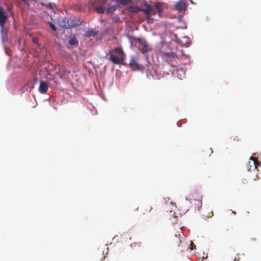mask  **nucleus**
Returning a JSON list of instances; mask_svg holds the SVG:
<instances>
[{
  "instance_id": "nucleus-1",
  "label": "nucleus",
  "mask_w": 261,
  "mask_h": 261,
  "mask_svg": "<svg viewBox=\"0 0 261 261\" xmlns=\"http://www.w3.org/2000/svg\"><path fill=\"white\" fill-rule=\"evenodd\" d=\"M130 41L133 43H138L139 50L143 55H147V53L152 49V46L143 38H136L131 37Z\"/></svg>"
},
{
  "instance_id": "nucleus-2",
  "label": "nucleus",
  "mask_w": 261,
  "mask_h": 261,
  "mask_svg": "<svg viewBox=\"0 0 261 261\" xmlns=\"http://www.w3.org/2000/svg\"><path fill=\"white\" fill-rule=\"evenodd\" d=\"M110 60L115 64H120L124 60V53L119 47H115L109 51Z\"/></svg>"
},
{
  "instance_id": "nucleus-3",
  "label": "nucleus",
  "mask_w": 261,
  "mask_h": 261,
  "mask_svg": "<svg viewBox=\"0 0 261 261\" xmlns=\"http://www.w3.org/2000/svg\"><path fill=\"white\" fill-rule=\"evenodd\" d=\"M180 236V233L178 234H175L171 237L170 242L173 247L176 248L180 252H183L187 247H185L184 243L182 242L181 239L182 237L181 238ZM187 249H188V247H187Z\"/></svg>"
},
{
  "instance_id": "nucleus-4",
  "label": "nucleus",
  "mask_w": 261,
  "mask_h": 261,
  "mask_svg": "<svg viewBox=\"0 0 261 261\" xmlns=\"http://www.w3.org/2000/svg\"><path fill=\"white\" fill-rule=\"evenodd\" d=\"M161 56L163 58H166L167 61L171 66L173 67L176 66L177 65L178 57L177 55L173 51L164 52L161 51Z\"/></svg>"
},
{
  "instance_id": "nucleus-5",
  "label": "nucleus",
  "mask_w": 261,
  "mask_h": 261,
  "mask_svg": "<svg viewBox=\"0 0 261 261\" xmlns=\"http://www.w3.org/2000/svg\"><path fill=\"white\" fill-rule=\"evenodd\" d=\"M74 20L71 18H61L58 21L59 24L63 28H75L78 26L77 23H74Z\"/></svg>"
},
{
  "instance_id": "nucleus-6",
  "label": "nucleus",
  "mask_w": 261,
  "mask_h": 261,
  "mask_svg": "<svg viewBox=\"0 0 261 261\" xmlns=\"http://www.w3.org/2000/svg\"><path fill=\"white\" fill-rule=\"evenodd\" d=\"M139 58L136 56H132L129 63V66L133 70H141L143 66L138 63Z\"/></svg>"
},
{
  "instance_id": "nucleus-7",
  "label": "nucleus",
  "mask_w": 261,
  "mask_h": 261,
  "mask_svg": "<svg viewBox=\"0 0 261 261\" xmlns=\"http://www.w3.org/2000/svg\"><path fill=\"white\" fill-rule=\"evenodd\" d=\"M191 0H180L175 5V9L180 12L185 11L188 6V2Z\"/></svg>"
},
{
  "instance_id": "nucleus-8",
  "label": "nucleus",
  "mask_w": 261,
  "mask_h": 261,
  "mask_svg": "<svg viewBox=\"0 0 261 261\" xmlns=\"http://www.w3.org/2000/svg\"><path fill=\"white\" fill-rule=\"evenodd\" d=\"M8 19V16L5 13L3 8L0 7V26L1 28H4L6 20Z\"/></svg>"
},
{
  "instance_id": "nucleus-9",
  "label": "nucleus",
  "mask_w": 261,
  "mask_h": 261,
  "mask_svg": "<svg viewBox=\"0 0 261 261\" xmlns=\"http://www.w3.org/2000/svg\"><path fill=\"white\" fill-rule=\"evenodd\" d=\"M48 89V85L44 81H41L39 87V91L42 94L46 93Z\"/></svg>"
},
{
  "instance_id": "nucleus-10",
  "label": "nucleus",
  "mask_w": 261,
  "mask_h": 261,
  "mask_svg": "<svg viewBox=\"0 0 261 261\" xmlns=\"http://www.w3.org/2000/svg\"><path fill=\"white\" fill-rule=\"evenodd\" d=\"M78 41L74 35H71L69 37L68 43L71 46H76L78 44Z\"/></svg>"
},
{
  "instance_id": "nucleus-11",
  "label": "nucleus",
  "mask_w": 261,
  "mask_h": 261,
  "mask_svg": "<svg viewBox=\"0 0 261 261\" xmlns=\"http://www.w3.org/2000/svg\"><path fill=\"white\" fill-rule=\"evenodd\" d=\"M1 38L2 42L5 43V42L8 41V37H7V32L6 30H5L4 27L1 28Z\"/></svg>"
},
{
  "instance_id": "nucleus-12",
  "label": "nucleus",
  "mask_w": 261,
  "mask_h": 261,
  "mask_svg": "<svg viewBox=\"0 0 261 261\" xmlns=\"http://www.w3.org/2000/svg\"><path fill=\"white\" fill-rule=\"evenodd\" d=\"M142 11L144 12L146 15L148 16L150 15L151 11H152V8L150 5H147L145 8L142 9Z\"/></svg>"
},
{
  "instance_id": "nucleus-13",
  "label": "nucleus",
  "mask_w": 261,
  "mask_h": 261,
  "mask_svg": "<svg viewBox=\"0 0 261 261\" xmlns=\"http://www.w3.org/2000/svg\"><path fill=\"white\" fill-rule=\"evenodd\" d=\"M163 6V4H162V3L158 2V3H156L155 4V7L156 9V10H158V13L160 16H161V13H162V12L163 10V8H162Z\"/></svg>"
},
{
  "instance_id": "nucleus-14",
  "label": "nucleus",
  "mask_w": 261,
  "mask_h": 261,
  "mask_svg": "<svg viewBox=\"0 0 261 261\" xmlns=\"http://www.w3.org/2000/svg\"><path fill=\"white\" fill-rule=\"evenodd\" d=\"M105 8L102 6H97L95 7V11L98 14H103L105 12Z\"/></svg>"
},
{
  "instance_id": "nucleus-15",
  "label": "nucleus",
  "mask_w": 261,
  "mask_h": 261,
  "mask_svg": "<svg viewBox=\"0 0 261 261\" xmlns=\"http://www.w3.org/2000/svg\"><path fill=\"white\" fill-rule=\"evenodd\" d=\"M115 2L119 3L123 6H125L130 2V0H115Z\"/></svg>"
},
{
  "instance_id": "nucleus-16",
  "label": "nucleus",
  "mask_w": 261,
  "mask_h": 261,
  "mask_svg": "<svg viewBox=\"0 0 261 261\" xmlns=\"http://www.w3.org/2000/svg\"><path fill=\"white\" fill-rule=\"evenodd\" d=\"M247 184V180L245 179H242L239 184V187L242 188H245V185Z\"/></svg>"
},
{
  "instance_id": "nucleus-17",
  "label": "nucleus",
  "mask_w": 261,
  "mask_h": 261,
  "mask_svg": "<svg viewBox=\"0 0 261 261\" xmlns=\"http://www.w3.org/2000/svg\"><path fill=\"white\" fill-rule=\"evenodd\" d=\"M144 212H149L151 211L152 207L149 204H146L144 206Z\"/></svg>"
},
{
  "instance_id": "nucleus-18",
  "label": "nucleus",
  "mask_w": 261,
  "mask_h": 261,
  "mask_svg": "<svg viewBox=\"0 0 261 261\" xmlns=\"http://www.w3.org/2000/svg\"><path fill=\"white\" fill-rule=\"evenodd\" d=\"M116 10V7L114 6H110L108 8L107 12L108 13H112L114 12Z\"/></svg>"
},
{
  "instance_id": "nucleus-19",
  "label": "nucleus",
  "mask_w": 261,
  "mask_h": 261,
  "mask_svg": "<svg viewBox=\"0 0 261 261\" xmlns=\"http://www.w3.org/2000/svg\"><path fill=\"white\" fill-rule=\"evenodd\" d=\"M97 34V33L93 31H89L87 32V36L88 37H91V36H95Z\"/></svg>"
},
{
  "instance_id": "nucleus-20",
  "label": "nucleus",
  "mask_w": 261,
  "mask_h": 261,
  "mask_svg": "<svg viewBox=\"0 0 261 261\" xmlns=\"http://www.w3.org/2000/svg\"><path fill=\"white\" fill-rule=\"evenodd\" d=\"M48 24L49 25L50 28L54 31L56 32L57 31V28L54 24L53 23L49 22Z\"/></svg>"
},
{
  "instance_id": "nucleus-21",
  "label": "nucleus",
  "mask_w": 261,
  "mask_h": 261,
  "mask_svg": "<svg viewBox=\"0 0 261 261\" xmlns=\"http://www.w3.org/2000/svg\"><path fill=\"white\" fill-rule=\"evenodd\" d=\"M251 159L253 160L254 161V165L255 168H257L259 165L260 164V162H257L256 160H255V159H254L253 157H251Z\"/></svg>"
},
{
  "instance_id": "nucleus-22",
  "label": "nucleus",
  "mask_w": 261,
  "mask_h": 261,
  "mask_svg": "<svg viewBox=\"0 0 261 261\" xmlns=\"http://www.w3.org/2000/svg\"><path fill=\"white\" fill-rule=\"evenodd\" d=\"M46 7L48 8L53 9L55 7V4L54 3H49L46 5Z\"/></svg>"
},
{
  "instance_id": "nucleus-23",
  "label": "nucleus",
  "mask_w": 261,
  "mask_h": 261,
  "mask_svg": "<svg viewBox=\"0 0 261 261\" xmlns=\"http://www.w3.org/2000/svg\"><path fill=\"white\" fill-rule=\"evenodd\" d=\"M240 259V254L238 253L236 254L233 261H239Z\"/></svg>"
},
{
  "instance_id": "nucleus-24",
  "label": "nucleus",
  "mask_w": 261,
  "mask_h": 261,
  "mask_svg": "<svg viewBox=\"0 0 261 261\" xmlns=\"http://www.w3.org/2000/svg\"><path fill=\"white\" fill-rule=\"evenodd\" d=\"M30 84H31L30 83L27 84L25 85H24L23 87H22L21 88V90L22 91L27 90V87L29 86Z\"/></svg>"
},
{
  "instance_id": "nucleus-25",
  "label": "nucleus",
  "mask_w": 261,
  "mask_h": 261,
  "mask_svg": "<svg viewBox=\"0 0 261 261\" xmlns=\"http://www.w3.org/2000/svg\"><path fill=\"white\" fill-rule=\"evenodd\" d=\"M195 247H196V246L194 245V244L192 242H191V248H190L191 250L194 249V248H195Z\"/></svg>"
},
{
  "instance_id": "nucleus-26",
  "label": "nucleus",
  "mask_w": 261,
  "mask_h": 261,
  "mask_svg": "<svg viewBox=\"0 0 261 261\" xmlns=\"http://www.w3.org/2000/svg\"><path fill=\"white\" fill-rule=\"evenodd\" d=\"M107 0H100V3L102 4H105L107 3Z\"/></svg>"
},
{
  "instance_id": "nucleus-27",
  "label": "nucleus",
  "mask_w": 261,
  "mask_h": 261,
  "mask_svg": "<svg viewBox=\"0 0 261 261\" xmlns=\"http://www.w3.org/2000/svg\"><path fill=\"white\" fill-rule=\"evenodd\" d=\"M156 14V12L155 11H154L153 9H152V11H151V13L150 15H155Z\"/></svg>"
},
{
  "instance_id": "nucleus-28",
  "label": "nucleus",
  "mask_w": 261,
  "mask_h": 261,
  "mask_svg": "<svg viewBox=\"0 0 261 261\" xmlns=\"http://www.w3.org/2000/svg\"><path fill=\"white\" fill-rule=\"evenodd\" d=\"M231 213L234 215L236 214V213L234 211H232Z\"/></svg>"
},
{
  "instance_id": "nucleus-29",
  "label": "nucleus",
  "mask_w": 261,
  "mask_h": 261,
  "mask_svg": "<svg viewBox=\"0 0 261 261\" xmlns=\"http://www.w3.org/2000/svg\"><path fill=\"white\" fill-rule=\"evenodd\" d=\"M21 1L25 2L27 0H21Z\"/></svg>"
}]
</instances>
